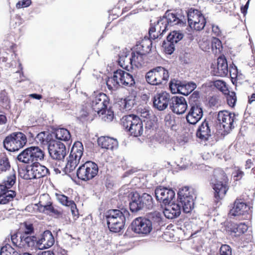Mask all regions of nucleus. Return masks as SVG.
<instances>
[{
    "label": "nucleus",
    "instance_id": "1",
    "mask_svg": "<svg viewBox=\"0 0 255 255\" xmlns=\"http://www.w3.org/2000/svg\"><path fill=\"white\" fill-rule=\"evenodd\" d=\"M130 214L126 208L111 209L106 213L108 227L111 232L119 233L125 227L126 222L129 220Z\"/></svg>",
    "mask_w": 255,
    "mask_h": 255
},
{
    "label": "nucleus",
    "instance_id": "2",
    "mask_svg": "<svg viewBox=\"0 0 255 255\" xmlns=\"http://www.w3.org/2000/svg\"><path fill=\"white\" fill-rule=\"evenodd\" d=\"M186 18L181 13L167 10L162 17L157 20L159 30L165 32L169 28L174 26L183 27L186 25Z\"/></svg>",
    "mask_w": 255,
    "mask_h": 255
},
{
    "label": "nucleus",
    "instance_id": "3",
    "mask_svg": "<svg viewBox=\"0 0 255 255\" xmlns=\"http://www.w3.org/2000/svg\"><path fill=\"white\" fill-rule=\"evenodd\" d=\"M90 105L92 110L106 122H111L114 118V113L111 111H107V106L109 104L108 98L105 94L99 93L96 96H92L91 99Z\"/></svg>",
    "mask_w": 255,
    "mask_h": 255
},
{
    "label": "nucleus",
    "instance_id": "4",
    "mask_svg": "<svg viewBox=\"0 0 255 255\" xmlns=\"http://www.w3.org/2000/svg\"><path fill=\"white\" fill-rule=\"evenodd\" d=\"M106 84L109 90L115 91L121 86L131 87L135 84V81L131 74L118 69L114 72L112 77L108 78Z\"/></svg>",
    "mask_w": 255,
    "mask_h": 255
},
{
    "label": "nucleus",
    "instance_id": "5",
    "mask_svg": "<svg viewBox=\"0 0 255 255\" xmlns=\"http://www.w3.org/2000/svg\"><path fill=\"white\" fill-rule=\"evenodd\" d=\"M121 124L131 135L138 137L143 132V121L136 115L124 116L121 119Z\"/></svg>",
    "mask_w": 255,
    "mask_h": 255
},
{
    "label": "nucleus",
    "instance_id": "6",
    "mask_svg": "<svg viewBox=\"0 0 255 255\" xmlns=\"http://www.w3.org/2000/svg\"><path fill=\"white\" fill-rule=\"evenodd\" d=\"M226 178L225 172L221 169H216L210 180V184L215 191L216 199L222 198L226 194L228 188L224 183Z\"/></svg>",
    "mask_w": 255,
    "mask_h": 255
},
{
    "label": "nucleus",
    "instance_id": "7",
    "mask_svg": "<svg viewBox=\"0 0 255 255\" xmlns=\"http://www.w3.org/2000/svg\"><path fill=\"white\" fill-rule=\"evenodd\" d=\"M27 141V137L23 132H14L5 137L3 144L7 150L15 151L23 147Z\"/></svg>",
    "mask_w": 255,
    "mask_h": 255
},
{
    "label": "nucleus",
    "instance_id": "8",
    "mask_svg": "<svg viewBox=\"0 0 255 255\" xmlns=\"http://www.w3.org/2000/svg\"><path fill=\"white\" fill-rule=\"evenodd\" d=\"M43 151L38 146H31L24 149L17 156L19 162L33 164L38 161L43 159Z\"/></svg>",
    "mask_w": 255,
    "mask_h": 255
},
{
    "label": "nucleus",
    "instance_id": "9",
    "mask_svg": "<svg viewBox=\"0 0 255 255\" xmlns=\"http://www.w3.org/2000/svg\"><path fill=\"white\" fill-rule=\"evenodd\" d=\"M99 171L98 165L91 161H88L80 165L77 170V177L83 181H88L94 178Z\"/></svg>",
    "mask_w": 255,
    "mask_h": 255
},
{
    "label": "nucleus",
    "instance_id": "10",
    "mask_svg": "<svg viewBox=\"0 0 255 255\" xmlns=\"http://www.w3.org/2000/svg\"><path fill=\"white\" fill-rule=\"evenodd\" d=\"M177 203L185 213H190L193 209L194 202L193 193L189 191V187H184L179 190Z\"/></svg>",
    "mask_w": 255,
    "mask_h": 255
},
{
    "label": "nucleus",
    "instance_id": "11",
    "mask_svg": "<svg viewBox=\"0 0 255 255\" xmlns=\"http://www.w3.org/2000/svg\"><path fill=\"white\" fill-rule=\"evenodd\" d=\"M37 206L40 212L48 215L59 216L61 214L60 209L53 204L48 194H43L40 196Z\"/></svg>",
    "mask_w": 255,
    "mask_h": 255
},
{
    "label": "nucleus",
    "instance_id": "12",
    "mask_svg": "<svg viewBox=\"0 0 255 255\" xmlns=\"http://www.w3.org/2000/svg\"><path fill=\"white\" fill-rule=\"evenodd\" d=\"M187 18L189 26L196 30L204 28L206 21L202 13L198 10L191 8L187 12Z\"/></svg>",
    "mask_w": 255,
    "mask_h": 255
},
{
    "label": "nucleus",
    "instance_id": "13",
    "mask_svg": "<svg viewBox=\"0 0 255 255\" xmlns=\"http://www.w3.org/2000/svg\"><path fill=\"white\" fill-rule=\"evenodd\" d=\"M217 120L220 127L223 128L224 131L229 133L234 128V123L237 119L234 113L227 111H221L218 114Z\"/></svg>",
    "mask_w": 255,
    "mask_h": 255
},
{
    "label": "nucleus",
    "instance_id": "14",
    "mask_svg": "<svg viewBox=\"0 0 255 255\" xmlns=\"http://www.w3.org/2000/svg\"><path fill=\"white\" fill-rule=\"evenodd\" d=\"M196 84L192 82L185 83L175 79L170 82L169 88L173 93H180L187 96L196 88Z\"/></svg>",
    "mask_w": 255,
    "mask_h": 255
},
{
    "label": "nucleus",
    "instance_id": "15",
    "mask_svg": "<svg viewBox=\"0 0 255 255\" xmlns=\"http://www.w3.org/2000/svg\"><path fill=\"white\" fill-rule=\"evenodd\" d=\"M48 173V169L37 161L27 167L24 178L25 179L40 178L46 176Z\"/></svg>",
    "mask_w": 255,
    "mask_h": 255
},
{
    "label": "nucleus",
    "instance_id": "16",
    "mask_svg": "<svg viewBox=\"0 0 255 255\" xmlns=\"http://www.w3.org/2000/svg\"><path fill=\"white\" fill-rule=\"evenodd\" d=\"M48 149L50 156L53 159L62 160L67 154L65 145L59 141H51L49 143Z\"/></svg>",
    "mask_w": 255,
    "mask_h": 255
},
{
    "label": "nucleus",
    "instance_id": "17",
    "mask_svg": "<svg viewBox=\"0 0 255 255\" xmlns=\"http://www.w3.org/2000/svg\"><path fill=\"white\" fill-rule=\"evenodd\" d=\"M131 228L134 233L141 235H147L152 230L150 221L143 217L135 219L131 224Z\"/></svg>",
    "mask_w": 255,
    "mask_h": 255
},
{
    "label": "nucleus",
    "instance_id": "18",
    "mask_svg": "<svg viewBox=\"0 0 255 255\" xmlns=\"http://www.w3.org/2000/svg\"><path fill=\"white\" fill-rule=\"evenodd\" d=\"M190 109L186 115L187 122L191 125H195L203 117V111L201 103L191 104Z\"/></svg>",
    "mask_w": 255,
    "mask_h": 255
},
{
    "label": "nucleus",
    "instance_id": "19",
    "mask_svg": "<svg viewBox=\"0 0 255 255\" xmlns=\"http://www.w3.org/2000/svg\"><path fill=\"white\" fill-rule=\"evenodd\" d=\"M169 101V108L177 115L184 114L187 109V102L183 97L173 96Z\"/></svg>",
    "mask_w": 255,
    "mask_h": 255
},
{
    "label": "nucleus",
    "instance_id": "20",
    "mask_svg": "<svg viewBox=\"0 0 255 255\" xmlns=\"http://www.w3.org/2000/svg\"><path fill=\"white\" fill-rule=\"evenodd\" d=\"M155 195L157 201L166 205L169 204L173 199L175 193L172 189L159 187L155 189Z\"/></svg>",
    "mask_w": 255,
    "mask_h": 255
},
{
    "label": "nucleus",
    "instance_id": "21",
    "mask_svg": "<svg viewBox=\"0 0 255 255\" xmlns=\"http://www.w3.org/2000/svg\"><path fill=\"white\" fill-rule=\"evenodd\" d=\"M170 99V94L166 92L156 94L153 100V107L159 111H163L169 106Z\"/></svg>",
    "mask_w": 255,
    "mask_h": 255
},
{
    "label": "nucleus",
    "instance_id": "22",
    "mask_svg": "<svg viewBox=\"0 0 255 255\" xmlns=\"http://www.w3.org/2000/svg\"><path fill=\"white\" fill-rule=\"evenodd\" d=\"M38 249L43 250L52 247L55 242V240L52 233L46 230L37 237Z\"/></svg>",
    "mask_w": 255,
    "mask_h": 255
},
{
    "label": "nucleus",
    "instance_id": "23",
    "mask_svg": "<svg viewBox=\"0 0 255 255\" xmlns=\"http://www.w3.org/2000/svg\"><path fill=\"white\" fill-rule=\"evenodd\" d=\"M250 210V207L242 199H237L234 206L230 211L229 215L231 216H236L245 215Z\"/></svg>",
    "mask_w": 255,
    "mask_h": 255
},
{
    "label": "nucleus",
    "instance_id": "24",
    "mask_svg": "<svg viewBox=\"0 0 255 255\" xmlns=\"http://www.w3.org/2000/svg\"><path fill=\"white\" fill-rule=\"evenodd\" d=\"M211 126L212 124L210 121L204 120L197 130V136L202 140H208L209 137L211 136Z\"/></svg>",
    "mask_w": 255,
    "mask_h": 255
},
{
    "label": "nucleus",
    "instance_id": "25",
    "mask_svg": "<svg viewBox=\"0 0 255 255\" xmlns=\"http://www.w3.org/2000/svg\"><path fill=\"white\" fill-rule=\"evenodd\" d=\"M20 248H27L28 249L33 250L38 249L37 237L35 236H26L25 235H21L19 237Z\"/></svg>",
    "mask_w": 255,
    "mask_h": 255
},
{
    "label": "nucleus",
    "instance_id": "26",
    "mask_svg": "<svg viewBox=\"0 0 255 255\" xmlns=\"http://www.w3.org/2000/svg\"><path fill=\"white\" fill-rule=\"evenodd\" d=\"M229 72V68L226 59L224 57L220 56L217 59V66L213 70V74L215 76L225 77Z\"/></svg>",
    "mask_w": 255,
    "mask_h": 255
},
{
    "label": "nucleus",
    "instance_id": "27",
    "mask_svg": "<svg viewBox=\"0 0 255 255\" xmlns=\"http://www.w3.org/2000/svg\"><path fill=\"white\" fill-rule=\"evenodd\" d=\"M118 63L121 67L128 71L132 69L130 52L126 49L121 51L119 55Z\"/></svg>",
    "mask_w": 255,
    "mask_h": 255
},
{
    "label": "nucleus",
    "instance_id": "28",
    "mask_svg": "<svg viewBox=\"0 0 255 255\" xmlns=\"http://www.w3.org/2000/svg\"><path fill=\"white\" fill-rule=\"evenodd\" d=\"M181 212V208L177 202L168 205L163 211L165 217L169 219H172L178 217L180 215Z\"/></svg>",
    "mask_w": 255,
    "mask_h": 255
},
{
    "label": "nucleus",
    "instance_id": "29",
    "mask_svg": "<svg viewBox=\"0 0 255 255\" xmlns=\"http://www.w3.org/2000/svg\"><path fill=\"white\" fill-rule=\"evenodd\" d=\"M147 54L145 53L139 52L136 50H133L131 53L132 69L134 66L136 68H139L145 64L147 60Z\"/></svg>",
    "mask_w": 255,
    "mask_h": 255
},
{
    "label": "nucleus",
    "instance_id": "30",
    "mask_svg": "<svg viewBox=\"0 0 255 255\" xmlns=\"http://www.w3.org/2000/svg\"><path fill=\"white\" fill-rule=\"evenodd\" d=\"M98 143L103 148L113 150L118 145V141L108 136H101L98 139Z\"/></svg>",
    "mask_w": 255,
    "mask_h": 255
},
{
    "label": "nucleus",
    "instance_id": "31",
    "mask_svg": "<svg viewBox=\"0 0 255 255\" xmlns=\"http://www.w3.org/2000/svg\"><path fill=\"white\" fill-rule=\"evenodd\" d=\"M129 208L132 212H137L141 210H143L140 199V194L137 192H131L130 193Z\"/></svg>",
    "mask_w": 255,
    "mask_h": 255
},
{
    "label": "nucleus",
    "instance_id": "32",
    "mask_svg": "<svg viewBox=\"0 0 255 255\" xmlns=\"http://www.w3.org/2000/svg\"><path fill=\"white\" fill-rule=\"evenodd\" d=\"M152 41L148 37L145 36L143 39L137 41L134 47V50L139 52L148 54L151 49Z\"/></svg>",
    "mask_w": 255,
    "mask_h": 255
},
{
    "label": "nucleus",
    "instance_id": "33",
    "mask_svg": "<svg viewBox=\"0 0 255 255\" xmlns=\"http://www.w3.org/2000/svg\"><path fill=\"white\" fill-rule=\"evenodd\" d=\"M5 187L0 185V204H6L12 201L16 196L13 190H5Z\"/></svg>",
    "mask_w": 255,
    "mask_h": 255
},
{
    "label": "nucleus",
    "instance_id": "34",
    "mask_svg": "<svg viewBox=\"0 0 255 255\" xmlns=\"http://www.w3.org/2000/svg\"><path fill=\"white\" fill-rule=\"evenodd\" d=\"M56 196L57 200L61 204L71 208V212L74 216L78 215L76 205L73 201L69 200L68 197L63 194H56Z\"/></svg>",
    "mask_w": 255,
    "mask_h": 255
},
{
    "label": "nucleus",
    "instance_id": "35",
    "mask_svg": "<svg viewBox=\"0 0 255 255\" xmlns=\"http://www.w3.org/2000/svg\"><path fill=\"white\" fill-rule=\"evenodd\" d=\"M156 69V79L157 85L165 84L169 78V73L167 70L162 67H157Z\"/></svg>",
    "mask_w": 255,
    "mask_h": 255
},
{
    "label": "nucleus",
    "instance_id": "36",
    "mask_svg": "<svg viewBox=\"0 0 255 255\" xmlns=\"http://www.w3.org/2000/svg\"><path fill=\"white\" fill-rule=\"evenodd\" d=\"M84 147L81 141H77L74 142L69 156L78 160H80L83 154Z\"/></svg>",
    "mask_w": 255,
    "mask_h": 255
},
{
    "label": "nucleus",
    "instance_id": "37",
    "mask_svg": "<svg viewBox=\"0 0 255 255\" xmlns=\"http://www.w3.org/2000/svg\"><path fill=\"white\" fill-rule=\"evenodd\" d=\"M146 218L151 223L152 228L158 227L163 223L162 215L157 211L149 213Z\"/></svg>",
    "mask_w": 255,
    "mask_h": 255
},
{
    "label": "nucleus",
    "instance_id": "38",
    "mask_svg": "<svg viewBox=\"0 0 255 255\" xmlns=\"http://www.w3.org/2000/svg\"><path fill=\"white\" fill-rule=\"evenodd\" d=\"M140 199L142 206H143V211L146 210H151L154 207L153 199L151 196L147 193H143L140 195Z\"/></svg>",
    "mask_w": 255,
    "mask_h": 255
},
{
    "label": "nucleus",
    "instance_id": "39",
    "mask_svg": "<svg viewBox=\"0 0 255 255\" xmlns=\"http://www.w3.org/2000/svg\"><path fill=\"white\" fill-rule=\"evenodd\" d=\"M36 141L37 142H40V144L44 145L49 146V143L52 139V136L48 132L43 131L38 133L35 137Z\"/></svg>",
    "mask_w": 255,
    "mask_h": 255
},
{
    "label": "nucleus",
    "instance_id": "40",
    "mask_svg": "<svg viewBox=\"0 0 255 255\" xmlns=\"http://www.w3.org/2000/svg\"><path fill=\"white\" fill-rule=\"evenodd\" d=\"M55 137L57 139L63 141H69L71 139V134L69 130L65 128H58L55 130Z\"/></svg>",
    "mask_w": 255,
    "mask_h": 255
},
{
    "label": "nucleus",
    "instance_id": "41",
    "mask_svg": "<svg viewBox=\"0 0 255 255\" xmlns=\"http://www.w3.org/2000/svg\"><path fill=\"white\" fill-rule=\"evenodd\" d=\"M16 181V172L12 169L9 176L6 177V179L4 180L2 183L0 184V185H2L5 187V190H11L10 189L12 186L15 184Z\"/></svg>",
    "mask_w": 255,
    "mask_h": 255
},
{
    "label": "nucleus",
    "instance_id": "42",
    "mask_svg": "<svg viewBox=\"0 0 255 255\" xmlns=\"http://www.w3.org/2000/svg\"><path fill=\"white\" fill-rule=\"evenodd\" d=\"M211 49L215 55H219L221 53L223 50V46L221 40L219 38L213 37L211 40Z\"/></svg>",
    "mask_w": 255,
    "mask_h": 255
},
{
    "label": "nucleus",
    "instance_id": "43",
    "mask_svg": "<svg viewBox=\"0 0 255 255\" xmlns=\"http://www.w3.org/2000/svg\"><path fill=\"white\" fill-rule=\"evenodd\" d=\"M79 162V160L73 158H72L71 157L69 156L67 163L64 170L65 174H68L72 172L77 167Z\"/></svg>",
    "mask_w": 255,
    "mask_h": 255
},
{
    "label": "nucleus",
    "instance_id": "44",
    "mask_svg": "<svg viewBox=\"0 0 255 255\" xmlns=\"http://www.w3.org/2000/svg\"><path fill=\"white\" fill-rule=\"evenodd\" d=\"M183 37V34L179 31L174 30L171 32L167 37V40L174 44L177 43Z\"/></svg>",
    "mask_w": 255,
    "mask_h": 255
},
{
    "label": "nucleus",
    "instance_id": "45",
    "mask_svg": "<svg viewBox=\"0 0 255 255\" xmlns=\"http://www.w3.org/2000/svg\"><path fill=\"white\" fill-rule=\"evenodd\" d=\"M164 33V32H162V30H159L158 29L157 23L154 26L151 24L148 31L149 38L151 40H154L163 34Z\"/></svg>",
    "mask_w": 255,
    "mask_h": 255
},
{
    "label": "nucleus",
    "instance_id": "46",
    "mask_svg": "<svg viewBox=\"0 0 255 255\" xmlns=\"http://www.w3.org/2000/svg\"><path fill=\"white\" fill-rule=\"evenodd\" d=\"M248 227L245 223H240L239 225H235L231 232L237 234L236 236H240V234H244L248 230Z\"/></svg>",
    "mask_w": 255,
    "mask_h": 255
},
{
    "label": "nucleus",
    "instance_id": "47",
    "mask_svg": "<svg viewBox=\"0 0 255 255\" xmlns=\"http://www.w3.org/2000/svg\"><path fill=\"white\" fill-rule=\"evenodd\" d=\"M155 71L156 69L153 68L147 72L145 75V79L147 83L152 85H157Z\"/></svg>",
    "mask_w": 255,
    "mask_h": 255
},
{
    "label": "nucleus",
    "instance_id": "48",
    "mask_svg": "<svg viewBox=\"0 0 255 255\" xmlns=\"http://www.w3.org/2000/svg\"><path fill=\"white\" fill-rule=\"evenodd\" d=\"M17 253L11 246L8 244L2 247L0 251V255H14V253Z\"/></svg>",
    "mask_w": 255,
    "mask_h": 255
},
{
    "label": "nucleus",
    "instance_id": "49",
    "mask_svg": "<svg viewBox=\"0 0 255 255\" xmlns=\"http://www.w3.org/2000/svg\"><path fill=\"white\" fill-rule=\"evenodd\" d=\"M0 105L5 109L9 108V100L4 92L0 93Z\"/></svg>",
    "mask_w": 255,
    "mask_h": 255
},
{
    "label": "nucleus",
    "instance_id": "50",
    "mask_svg": "<svg viewBox=\"0 0 255 255\" xmlns=\"http://www.w3.org/2000/svg\"><path fill=\"white\" fill-rule=\"evenodd\" d=\"M226 99L228 104L231 107H233L237 101L236 94L234 92H229L226 94Z\"/></svg>",
    "mask_w": 255,
    "mask_h": 255
},
{
    "label": "nucleus",
    "instance_id": "51",
    "mask_svg": "<svg viewBox=\"0 0 255 255\" xmlns=\"http://www.w3.org/2000/svg\"><path fill=\"white\" fill-rule=\"evenodd\" d=\"M174 43L168 41L166 42L164 41L163 43V47H164L165 52L168 54H171L175 50Z\"/></svg>",
    "mask_w": 255,
    "mask_h": 255
},
{
    "label": "nucleus",
    "instance_id": "52",
    "mask_svg": "<svg viewBox=\"0 0 255 255\" xmlns=\"http://www.w3.org/2000/svg\"><path fill=\"white\" fill-rule=\"evenodd\" d=\"M220 255H232L231 247L227 245H222L219 250Z\"/></svg>",
    "mask_w": 255,
    "mask_h": 255
},
{
    "label": "nucleus",
    "instance_id": "53",
    "mask_svg": "<svg viewBox=\"0 0 255 255\" xmlns=\"http://www.w3.org/2000/svg\"><path fill=\"white\" fill-rule=\"evenodd\" d=\"M199 92L198 91L194 92V93L191 95H190L189 97V105H191V104L201 103L199 101Z\"/></svg>",
    "mask_w": 255,
    "mask_h": 255
},
{
    "label": "nucleus",
    "instance_id": "54",
    "mask_svg": "<svg viewBox=\"0 0 255 255\" xmlns=\"http://www.w3.org/2000/svg\"><path fill=\"white\" fill-rule=\"evenodd\" d=\"M154 127V122L151 120H147L145 123V132L148 135L151 131L153 130Z\"/></svg>",
    "mask_w": 255,
    "mask_h": 255
},
{
    "label": "nucleus",
    "instance_id": "55",
    "mask_svg": "<svg viewBox=\"0 0 255 255\" xmlns=\"http://www.w3.org/2000/svg\"><path fill=\"white\" fill-rule=\"evenodd\" d=\"M200 48L205 52H209L210 49V42L208 40H202L199 43Z\"/></svg>",
    "mask_w": 255,
    "mask_h": 255
},
{
    "label": "nucleus",
    "instance_id": "56",
    "mask_svg": "<svg viewBox=\"0 0 255 255\" xmlns=\"http://www.w3.org/2000/svg\"><path fill=\"white\" fill-rule=\"evenodd\" d=\"M31 4V0H21L16 4L17 8L27 7Z\"/></svg>",
    "mask_w": 255,
    "mask_h": 255
},
{
    "label": "nucleus",
    "instance_id": "57",
    "mask_svg": "<svg viewBox=\"0 0 255 255\" xmlns=\"http://www.w3.org/2000/svg\"><path fill=\"white\" fill-rule=\"evenodd\" d=\"M138 113L143 118L147 119L150 117V111L146 108H140L138 109Z\"/></svg>",
    "mask_w": 255,
    "mask_h": 255
},
{
    "label": "nucleus",
    "instance_id": "58",
    "mask_svg": "<svg viewBox=\"0 0 255 255\" xmlns=\"http://www.w3.org/2000/svg\"><path fill=\"white\" fill-rule=\"evenodd\" d=\"M18 237L17 234H14L11 236V241L14 245L20 248V246L19 245L20 239H19V237L18 238Z\"/></svg>",
    "mask_w": 255,
    "mask_h": 255
},
{
    "label": "nucleus",
    "instance_id": "59",
    "mask_svg": "<svg viewBox=\"0 0 255 255\" xmlns=\"http://www.w3.org/2000/svg\"><path fill=\"white\" fill-rule=\"evenodd\" d=\"M33 232V228L32 224L26 225L25 229L23 235H25L26 236H28L27 235L31 234Z\"/></svg>",
    "mask_w": 255,
    "mask_h": 255
},
{
    "label": "nucleus",
    "instance_id": "60",
    "mask_svg": "<svg viewBox=\"0 0 255 255\" xmlns=\"http://www.w3.org/2000/svg\"><path fill=\"white\" fill-rule=\"evenodd\" d=\"M212 32L216 36H219L221 34V31L218 25H212Z\"/></svg>",
    "mask_w": 255,
    "mask_h": 255
},
{
    "label": "nucleus",
    "instance_id": "61",
    "mask_svg": "<svg viewBox=\"0 0 255 255\" xmlns=\"http://www.w3.org/2000/svg\"><path fill=\"white\" fill-rule=\"evenodd\" d=\"M244 175V172L240 169H238L235 173L234 177H236L237 178L236 179V180H238L241 179L243 177Z\"/></svg>",
    "mask_w": 255,
    "mask_h": 255
},
{
    "label": "nucleus",
    "instance_id": "62",
    "mask_svg": "<svg viewBox=\"0 0 255 255\" xmlns=\"http://www.w3.org/2000/svg\"><path fill=\"white\" fill-rule=\"evenodd\" d=\"M124 103H125V108L126 109L130 110L131 108V105H133V101L131 100H128L127 99H125L124 100Z\"/></svg>",
    "mask_w": 255,
    "mask_h": 255
},
{
    "label": "nucleus",
    "instance_id": "63",
    "mask_svg": "<svg viewBox=\"0 0 255 255\" xmlns=\"http://www.w3.org/2000/svg\"><path fill=\"white\" fill-rule=\"evenodd\" d=\"M225 82L221 80H216L214 83V85L215 87H216L218 89L220 90L222 86L224 85Z\"/></svg>",
    "mask_w": 255,
    "mask_h": 255
},
{
    "label": "nucleus",
    "instance_id": "64",
    "mask_svg": "<svg viewBox=\"0 0 255 255\" xmlns=\"http://www.w3.org/2000/svg\"><path fill=\"white\" fill-rule=\"evenodd\" d=\"M219 90L222 92L225 95H226L230 92L225 82L224 84V85L222 86V88H221Z\"/></svg>",
    "mask_w": 255,
    "mask_h": 255
}]
</instances>
